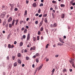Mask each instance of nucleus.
Wrapping results in <instances>:
<instances>
[{
  "label": "nucleus",
  "instance_id": "nucleus-1",
  "mask_svg": "<svg viewBox=\"0 0 75 75\" xmlns=\"http://www.w3.org/2000/svg\"><path fill=\"white\" fill-rule=\"evenodd\" d=\"M6 12H3L2 13L0 16L1 18H4V17H5V15H6Z\"/></svg>",
  "mask_w": 75,
  "mask_h": 75
},
{
  "label": "nucleus",
  "instance_id": "nucleus-2",
  "mask_svg": "<svg viewBox=\"0 0 75 75\" xmlns=\"http://www.w3.org/2000/svg\"><path fill=\"white\" fill-rule=\"evenodd\" d=\"M12 66V65L11 64H10L8 65L7 66L8 69V70H10V69H11Z\"/></svg>",
  "mask_w": 75,
  "mask_h": 75
},
{
  "label": "nucleus",
  "instance_id": "nucleus-3",
  "mask_svg": "<svg viewBox=\"0 0 75 75\" xmlns=\"http://www.w3.org/2000/svg\"><path fill=\"white\" fill-rule=\"evenodd\" d=\"M2 8L3 9V8H4V10H7V6H4V5H3L2 6Z\"/></svg>",
  "mask_w": 75,
  "mask_h": 75
},
{
  "label": "nucleus",
  "instance_id": "nucleus-4",
  "mask_svg": "<svg viewBox=\"0 0 75 75\" xmlns=\"http://www.w3.org/2000/svg\"><path fill=\"white\" fill-rule=\"evenodd\" d=\"M35 50V46H33V47H31V48L30 49V51H33V50Z\"/></svg>",
  "mask_w": 75,
  "mask_h": 75
},
{
  "label": "nucleus",
  "instance_id": "nucleus-5",
  "mask_svg": "<svg viewBox=\"0 0 75 75\" xmlns=\"http://www.w3.org/2000/svg\"><path fill=\"white\" fill-rule=\"evenodd\" d=\"M13 20V19L12 18L10 17L9 18V19H8V22H11L12 21V20Z\"/></svg>",
  "mask_w": 75,
  "mask_h": 75
},
{
  "label": "nucleus",
  "instance_id": "nucleus-6",
  "mask_svg": "<svg viewBox=\"0 0 75 75\" xmlns=\"http://www.w3.org/2000/svg\"><path fill=\"white\" fill-rule=\"evenodd\" d=\"M74 59H71V60H69V61L71 64H73L74 62Z\"/></svg>",
  "mask_w": 75,
  "mask_h": 75
},
{
  "label": "nucleus",
  "instance_id": "nucleus-7",
  "mask_svg": "<svg viewBox=\"0 0 75 75\" xmlns=\"http://www.w3.org/2000/svg\"><path fill=\"white\" fill-rule=\"evenodd\" d=\"M18 65V64L17 62H16L13 63V67H17V65Z\"/></svg>",
  "mask_w": 75,
  "mask_h": 75
},
{
  "label": "nucleus",
  "instance_id": "nucleus-8",
  "mask_svg": "<svg viewBox=\"0 0 75 75\" xmlns=\"http://www.w3.org/2000/svg\"><path fill=\"white\" fill-rule=\"evenodd\" d=\"M59 40L60 42H61L62 43H63V44H64V42L63 41V40H62V39L61 38H59Z\"/></svg>",
  "mask_w": 75,
  "mask_h": 75
},
{
  "label": "nucleus",
  "instance_id": "nucleus-9",
  "mask_svg": "<svg viewBox=\"0 0 75 75\" xmlns=\"http://www.w3.org/2000/svg\"><path fill=\"white\" fill-rule=\"evenodd\" d=\"M27 10H26L25 11V13L24 14V16H27Z\"/></svg>",
  "mask_w": 75,
  "mask_h": 75
},
{
  "label": "nucleus",
  "instance_id": "nucleus-10",
  "mask_svg": "<svg viewBox=\"0 0 75 75\" xmlns=\"http://www.w3.org/2000/svg\"><path fill=\"white\" fill-rule=\"evenodd\" d=\"M42 67H43V64H42L41 65H40V66L39 68L38 71H40V69H41L42 68Z\"/></svg>",
  "mask_w": 75,
  "mask_h": 75
},
{
  "label": "nucleus",
  "instance_id": "nucleus-11",
  "mask_svg": "<svg viewBox=\"0 0 75 75\" xmlns=\"http://www.w3.org/2000/svg\"><path fill=\"white\" fill-rule=\"evenodd\" d=\"M14 23H15V19H14L12 21V25H14Z\"/></svg>",
  "mask_w": 75,
  "mask_h": 75
},
{
  "label": "nucleus",
  "instance_id": "nucleus-12",
  "mask_svg": "<svg viewBox=\"0 0 75 75\" xmlns=\"http://www.w3.org/2000/svg\"><path fill=\"white\" fill-rule=\"evenodd\" d=\"M67 70L65 69V68H64L63 69V73H65V72H67Z\"/></svg>",
  "mask_w": 75,
  "mask_h": 75
},
{
  "label": "nucleus",
  "instance_id": "nucleus-13",
  "mask_svg": "<svg viewBox=\"0 0 75 75\" xmlns=\"http://www.w3.org/2000/svg\"><path fill=\"white\" fill-rule=\"evenodd\" d=\"M36 57H38V53H37L36 54V55H34V56H33V58H36Z\"/></svg>",
  "mask_w": 75,
  "mask_h": 75
},
{
  "label": "nucleus",
  "instance_id": "nucleus-14",
  "mask_svg": "<svg viewBox=\"0 0 75 75\" xmlns=\"http://www.w3.org/2000/svg\"><path fill=\"white\" fill-rule=\"evenodd\" d=\"M18 64H21V60L19 59L18 60Z\"/></svg>",
  "mask_w": 75,
  "mask_h": 75
},
{
  "label": "nucleus",
  "instance_id": "nucleus-15",
  "mask_svg": "<svg viewBox=\"0 0 75 75\" xmlns=\"http://www.w3.org/2000/svg\"><path fill=\"white\" fill-rule=\"evenodd\" d=\"M44 21L45 23H48V21L47 20V18H45L44 19Z\"/></svg>",
  "mask_w": 75,
  "mask_h": 75
},
{
  "label": "nucleus",
  "instance_id": "nucleus-16",
  "mask_svg": "<svg viewBox=\"0 0 75 75\" xmlns=\"http://www.w3.org/2000/svg\"><path fill=\"white\" fill-rule=\"evenodd\" d=\"M2 64L3 67H5V62H3Z\"/></svg>",
  "mask_w": 75,
  "mask_h": 75
},
{
  "label": "nucleus",
  "instance_id": "nucleus-17",
  "mask_svg": "<svg viewBox=\"0 0 75 75\" xmlns=\"http://www.w3.org/2000/svg\"><path fill=\"white\" fill-rule=\"evenodd\" d=\"M33 7H35L37 6L36 5V3H34L33 4Z\"/></svg>",
  "mask_w": 75,
  "mask_h": 75
},
{
  "label": "nucleus",
  "instance_id": "nucleus-18",
  "mask_svg": "<svg viewBox=\"0 0 75 75\" xmlns=\"http://www.w3.org/2000/svg\"><path fill=\"white\" fill-rule=\"evenodd\" d=\"M57 45H60V46H61V45H63V44L59 42L57 43Z\"/></svg>",
  "mask_w": 75,
  "mask_h": 75
},
{
  "label": "nucleus",
  "instance_id": "nucleus-19",
  "mask_svg": "<svg viewBox=\"0 0 75 75\" xmlns=\"http://www.w3.org/2000/svg\"><path fill=\"white\" fill-rule=\"evenodd\" d=\"M11 44H8V48L10 49V48H11Z\"/></svg>",
  "mask_w": 75,
  "mask_h": 75
},
{
  "label": "nucleus",
  "instance_id": "nucleus-20",
  "mask_svg": "<svg viewBox=\"0 0 75 75\" xmlns=\"http://www.w3.org/2000/svg\"><path fill=\"white\" fill-rule=\"evenodd\" d=\"M43 23V22L42 21H41L40 24L39 26L40 27V26L42 25V24Z\"/></svg>",
  "mask_w": 75,
  "mask_h": 75
},
{
  "label": "nucleus",
  "instance_id": "nucleus-21",
  "mask_svg": "<svg viewBox=\"0 0 75 75\" xmlns=\"http://www.w3.org/2000/svg\"><path fill=\"white\" fill-rule=\"evenodd\" d=\"M17 56L18 57H21V54L19 53L18 54Z\"/></svg>",
  "mask_w": 75,
  "mask_h": 75
},
{
  "label": "nucleus",
  "instance_id": "nucleus-22",
  "mask_svg": "<svg viewBox=\"0 0 75 75\" xmlns=\"http://www.w3.org/2000/svg\"><path fill=\"white\" fill-rule=\"evenodd\" d=\"M62 18H64V17H65V14H62Z\"/></svg>",
  "mask_w": 75,
  "mask_h": 75
},
{
  "label": "nucleus",
  "instance_id": "nucleus-23",
  "mask_svg": "<svg viewBox=\"0 0 75 75\" xmlns=\"http://www.w3.org/2000/svg\"><path fill=\"white\" fill-rule=\"evenodd\" d=\"M23 43L22 42H21L20 44V47L23 46Z\"/></svg>",
  "mask_w": 75,
  "mask_h": 75
},
{
  "label": "nucleus",
  "instance_id": "nucleus-24",
  "mask_svg": "<svg viewBox=\"0 0 75 75\" xmlns=\"http://www.w3.org/2000/svg\"><path fill=\"white\" fill-rule=\"evenodd\" d=\"M60 6L61 7H65V5L64 4H61L60 5Z\"/></svg>",
  "mask_w": 75,
  "mask_h": 75
},
{
  "label": "nucleus",
  "instance_id": "nucleus-25",
  "mask_svg": "<svg viewBox=\"0 0 75 75\" xmlns=\"http://www.w3.org/2000/svg\"><path fill=\"white\" fill-rule=\"evenodd\" d=\"M27 32V29H25L24 31V33H26Z\"/></svg>",
  "mask_w": 75,
  "mask_h": 75
},
{
  "label": "nucleus",
  "instance_id": "nucleus-26",
  "mask_svg": "<svg viewBox=\"0 0 75 75\" xmlns=\"http://www.w3.org/2000/svg\"><path fill=\"white\" fill-rule=\"evenodd\" d=\"M57 23H54L53 24V27H57Z\"/></svg>",
  "mask_w": 75,
  "mask_h": 75
},
{
  "label": "nucleus",
  "instance_id": "nucleus-27",
  "mask_svg": "<svg viewBox=\"0 0 75 75\" xmlns=\"http://www.w3.org/2000/svg\"><path fill=\"white\" fill-rule=\"evenodd\" d=\"M44 30V28L42 27H41L40 29V31H42V30Z\"/></svg>",
  "mask_w": 75,
  "mask_h": 75
},
{
  "label": "nucleus",
  "instance_id": "nucleus-28",
  "mask_svg": "<svg viewBox=\"0 0 75 75\" xmlns=\"http://www.w3.org/2000/svg\"><path fill=\"white\" fill-rule=\"evenodd\" d=\"M9 28H11L12 27V25L11 24H9Z\"/></svg>",
  "mask_w": 75,
  "mask_h": 75
},
{
  "label": "nucleus",
  "instance_id": "nucleus-29",
  "mask_svg": "<svg viewBox=\"0 0 75 75\" xmlns=\"http://www.w3.org/2000/svg\"><path fill=\"white\" fill-rule=\"evenodd\" d=\"M23 23V21H22V20H21L20 21V24H22V23Z\"/></svg>",
  "mask_w": 75,
  "mask_h": 75
},
{
  "label": "nucleus",
  "instance_id": "nucleus-30",
  "mask_svg": "<svg viewBox=\"0 0 75 75\" xmlns=\"http://www.w3.org/2000/svg\"><path fill=\"white\" fill-rule=\"evenodd\" d=\"M54 71H55V69L54 68V69H53L52 70V71L51 72H52V73L54 74Z\"/></svg>",
  "mask_w": 75,
  "mask_h": 75
},
{
  "label": "nucleus",
  "instance_id": "nucleus-31",
  "mask_svg": "<svg viewBox=\"0 0 75 75\" xmlns=\"http://www.w3.org/2000/svg\"><path fill=\"white\" fill-rule=\"evenodd\" d=\"M33 41H34V42H35V41H36V38L34 37H33Z\"/></svg>",
  "mask_w": 75,
  "mask_h": 75
},
{
  "label": "nucleus",
  "instance_id": "nucleus-32",
  "mask_svg": "<svg viewBox=\"0 0 75 75\" xmlns=\"http://www.w3.org/2000/svg\"><path fill=\"white\" fill-rule=\"evenodd\" d=\"M26 60H29V57H25Z\"/></svg>",
  "mask_w": 75,
  "mask_h": 75
},
{
  "label": "nucleus",
  "instance_id": "nucleus-33",
  "mask_svg": "<svg viewBox=\"0 0 75 75\" xmlns=\"http://www.w3.org/2000/svg\"><path fill=\"white\" fill-rule=\"evenodd\" d=\"M38 70V68H37L34 73L35 74V73H37V71Z\"/></svg>",
  "mask_w": 75,
  "mask_h": 75
},
{
  "label": "nucleus",
  "instance_id": "nucleus-34",
  "mask_svg": "<svg viewBox=\"0 0 75 75\" xmlns=\"http://www.w3.org/2000/svg\"><path fill=\"white\" fill-rule=\"evenodd\" d=\"M38 70V68H37L34 73L35 74V73H37V71Z\"/></svg>",
  "mask_w": 75,
  "mask_h": 75
},
{
  "label": "nucleus",
  "instance_id": "nucleus-35",
  "mask_svg": "<svg viewBox=\"0 0 75 75\" xmlns=\"http://www.w3.org/2000/svg\"><path fill=\"white\" fill-rule=\"evenodd\" d=\"M23 23L24 24H25L26 23V21H25V20H24L23 21Z\"/></svg>",
  "mask_w": 75,
  "mask_h": 75
},
{
  "label": "nucleus",
  "instance_id": "nucleus-36",
  "mask_svg": "<svg viewBox=\"0 0 75 75\" xmlns=\"http://www.w3.org/2000/svg\"><path fill=\"white\" fill-rule=\"evenodd\" d=\"M38 35H41V32H40V31H38Z\"/></svg>",
  "mask_w": 75,
  "mask_h": 75
},
{
  "label": "nucleus",
  "instance_id": "nucleus-37",
  "mask_svg": "<svg viewBox=\"0 0 75 75\" xmlns=\"http://www.w3.org/2000/svg\"><path fill=\"white\" fill-rule=\"evenodd\" d=\"M6 22L5 21H4L3 23V26H4V25H5V24H6Z\"/></svg>",
  "mask_w": 75,
  "mask_h": 75
},
{
  "label": "nucleus",
  "instance_id": "nucleus-38",
  "mask_svg": "<svg viewBox=\"0 0 75 75\" xmlns=\"http://www.w3.org/2000/svg\"><path fill=\"white\" fill-rule=\"evenodd\" d=\"M9 59L10 58H9V56H8L6 57L7 60H8V61H9Z\"/></svg>",
  "mask_w": 75,
  "mask_h": 75
},
{
  "label": "nucleus",
  "instance_id": "nucleus-39",
  "mask_svg": "<svg viewBox=\"0 0 75 75\" xmlns=\"http://www.w3.org/2000/svg\"><path fill=\"white\" fill-rule=\"evenodd\" d=\"M49 45V44H47L46 46V48H48V47Z\"/></svg>",
  "mask_w": 75,
  "mask_h": 75
},
{
  "label": "nucleus",
  "instance_id": "nucleus-40",
  "mask_svg": "<svg viewBox=\"0 0 75 75\" xmlns=\"http://www.w3.org/2000/svg\"><path fill=\"white\" fill-rule=\"evenodd\" d=\"M14 47V46L13 45H12L11 46V48H13Z\"/></svg>",
  "mask_w": 75,
  "mask_h": 75
},
{
  "label": "nucleus",
  "instance_id": "nucleus-41",
  "mask_svg": "<svg viewBox=\"0 0 75 75\" xmlns=\"http://www.w3.org/2000/svg\"><path fill=\"white\" fill-rule=\"evenodd\" d=\"M52 3H54V4L56 3H57V1H52Z\"/></svg>",
  "mask_w": 75,
  "mask_h": 75
},
{
  "label": "nucleus",
  "instance_id": "nucleus-42",
  "mask_svg": "<svg viewBox=\"0 0 75 75\" xmlns=\"http://www.w3.org/2000/svg\"><path fill=\"white\" fill-rule=\"evenodd\" d=\"M31 46V44H29L27 45V47L28 48L29 47H30Z\"/></svg>",
  "mask_w": 75,
  "mask_h": 75
},
{
  "label": "nucleus",
  "instance_id": "nucleus-43",
  "mask_svg": "<svg viewBox=\"0 0 75 75\" xmlns=\"http://www.w3.org/2000/svg\"><path fill=\"white\" fill-rule=\"evenodd\" d=\"M12 58L13 60H14V59H15V56H12Z\"/></svg>",
  "mask_w": 75,
  "mask_h": 75
},
{
  "label": "nucleus",
  "instance_id": "nucleus-44",
  "mask_svg": "<svg viewBox=\"0 0 75 75\" xmlns=\"http://www.w3.org/2000/svg\"><path fill=\"white\" fill-rule=\"evenodd\" d=\"M46 32L47 34H48V30L46 29Z\"/></svg>",
  "mask_w": 75,
  "mask_h": 75
},
{
  "label": "nucleus",
  "instance_id": "nucleus-45",
  "mask_svg": "<svg viewBox=\"0 0 75 75\" xmlns=\"http://www.w3.org/2000/svg\"><path fill=\"white\" fill-rule=\"evenodd\" d=\"M53 25H52V24H51L50 25V26L51 27V28H53V27H54V26H53Z\"/></svg>",
  "mask_w": 75,
  "mask_h": 75
},
{
  "label": "nucleus",
  "instance_id": "nucleus-46",
  "mask_svg": "<svg viewBox=\"0 0 75 75\" xmlns=\"http://www.w3.org/2000/svg\"><path fill=\"white\" fill-rule=\"evenodd\" d=\"M10 36L8 35L7 37V39L9 40V39H10Z\"/></svg>",
  "mask_w": 75,
  "mask_h": 75
},
{
  "label": "nucleus",
  "instance_id": "nucleus-47",
  "mask_svg": "<svg viewBox=\"0 0 75 75\" xmlns=\"http://www.w3.org/2000/svg\"><path fill=\"white\" fill-rule=\"evenodd\" d=\"M9 5H10V6H11V7H13V4H10Z\"/></svg>",
  "mask_w": 75,
  "mask_h": 75
},
{
  "label": "nucleus",
  "instance_id": "nucleus-48",
  "mask_svg": "<svg viewBox=\"0 0 75 75\" xmlns=\"http://www.w3.org/2000/svg\"><path fill=\"white\" fill-rule=\"evenodd\" d=\"M73 2H74V1H73V0L71 1H70V4H72V3H73Z\"/></svg>",
  "mask_w": 75,
  "mask_h": 75
},
{
  "label": "nucleus",
  "instance_id": "nucleus-49",
  "mask_svg": "<svg viewBox=\"0 0 75 75\" xmlns=\"http://www.w3.org/2000/svg\"><path fill=\"white\" fill-rule=\"evenodd\" d=\"M15 11H17L18 10V8H15V9H14Z\"/></svg>",
  "mask_w": 75,
  "mask_h": 75
},
{
  "label": "nucleus",
  "instance_id": "nucleus-50",
  "mask_svg": "<svg viewBox=\"0 0 75 75\" xmlns=\"http://www.w3.org/2000/svg\"><path fill=\"white\" fill-rule=\"evenodd\" d=\"M43 17H47V14H44L43 15Z\"/></svg>",
  "mask_w": 75,
  "mask_h": 75
},
{
  "label": "nucleus",
  "instance_id": "nucleus-51",
  "mask_svg": "<svg viewBox=\"0 0 75 75\" xmlns=\"http://www.w3.org/2000/svg\"><path fill=\"white\" fill-rule=\"evenodd\" d=\"M72 64V66L74 67V68H75V66H74V63H71Z\"/></svg>",
  "mask_w": 75,
  "mask_h": 75
},
{
  "label": "nucleus",
  "instance_id": "nucleus-52",
  "mask_svg": "<svg viewBox=\"0 0 75 75\" xmlns=\"http://www.w3.org/2000/svg\"><path fill=\"white\" fill-rule=\"evenodd\" d=\"M25 35H23V38H24V39L25 38Z\"/></svg>",
  "mask_w": 75,
  "mask_h": 75
},
{
  "label": "nucleus",
  "instance_id": "nucleus-53",
  "mask_svg": "<svg viewBox=\"0 0 75 75\" xmlns=\"http://www.w3.org/2000/svg\"><path fill=\"white\" fill-rule=\"evenodd\" d=\"M13 7H11L10 8V10H11V11H13Z\"/></svg>",
  "mask_w": 75,
  "mask_h": 75
},
{
  "label": "nucleus",
  "instance_id": "nucleus-54",
  "mask_svg": "<svg viewBox=\"0 0 75 75\" xmlns=\"http://www.w3.org/2000/svg\"><path fill=\"white\" fill-rule=\"evenodd\" d=\"M40 7H41V6H43V4H41L40 5Z\"/></svg>",
  "mask_w": 75,
  "mask_h": 75
},
{
  "label": "nucleus",
  "instance_id": "nucleus-55",
  "mask_svg": "<svg viewBox=\"0 0 75 75\" xmlns=\"http://www.w3.org/2000/svg\"><path fill=\"white\" fill-rule=\"evenodd\" d=\"M27 50L25 49L24 50V52H27Z\"/></svg>",
  "mask_w": 75,
  "mask_h": 75
},
{
  "label": "nucleus",
  "instance_id": "nucleus-56",
  "mask_svg": "<svg viewBox=\"0 0 75 75\" xmlns=\"http://www.w3.org/2000/svg\"><path fill=\"white\" fill-rule=\"evenodd\" d=\"M42 15L41 14V15H39V17H40V18L41 17H42Z\"/></svg>",
  "mask_w": 75,
  "mask_h": 75
},
{
  "label": "nucleus",
  "instance_id": "nucleus-57",
  "mask_svg": "<svg viewBox=\"0 0 75 75\" xmlns=\"http://www.w3.org/2000/svg\"><path fill=\"white\" fill-rule=\"evenodd\" d=\"M22 31H24V28L23 27L21 29Z\"/></svg>",
  "mask_w": 75,
  "mask_h": 75
},
{
  "label": "nucleus",
  "instance_id": "nucleus-58",
  "mask_svg": "<svg viewBox=\"0 0 75 75\" xmlns=\"http://www.w3.org/2000/svg\"><path fill=\"white\" fill-rule=\"evenodd\" d=\"M29 39H30V37H27V40L28 41V40H29Z\"/></svg>",
  "mask_w": 75,
  "mask_h": 75
},
{
  "label": "nucleus",
  "instance_id": "nucleus-59",
  "mask_svg": "<svg viewBox=\"0 0 75 75\" xmlns=\"http://www.w3.org/2000/svg\"><path fill=\"white\" fill-rule=\"evenodd\" d=\"M16 44H17V41H14V44L15 45H16Z\"/></svg>",
  "mask_w": 75,
  "mask_h": 75
},
{
  "label": "nucleus",
  "instance_id": "nucleus-60",
  "mask_svg": "<svg viewBox=\"0 0 75 75\" xmlns=\"http://www.w3.org/2000/svg\"><path fill=\"white\" fill-rule=\"evenodd\" d=\"M15 22H18V19H17L15 21Z\"/></svg>",
  "mask_w": 75,
  "mask_h": 75
},
{
  "label": "nucleus",
  "instance_id": "nucleus-61",
  "mask_svg": "<svg viewBox=\"0 0 75 75\" xmlns=\"http://www.w3.org/2000/svg\"><path fill=\"white\" fill-rule=\"evenodd\" d=\"M35 24H38V21H36L35 22Z\"/></svg>",
  "mask_w": 75,
  "mask_h": 75
},
{
  "label": "nucleus",
  "instance_id": "nucleus-62",
  "mask_svg": "<svg viewBox=\"0 0 75 75\" xmlns=\"http://www.w3.org/2000/svg\"><path fill=\"white\" fill-rule=\"evenodd\" d=\"M30 37V34H28V35L27 37Z\"/></svg>",
  "mask_w": 75,
  "mask_h": 75
},
{
  "label": "nucleus",
  "instance_id": "nucleus-63",
  "mask_svg": "<svg viewBox=\"0 0 75 75\" xmlns=\"http://www.w3.org/2000/svg\"><path fill=\"white\" fill-rule=\"evenodd\" d=\"M26 2L27 4H28V3H29V1H26Z\"/></svg>",
  "mask_w": 75,
  "mask_h": 75
},
{
  "label": "nucleus",
  "instance_id": "nucleus-64",
  "mask_svg": "<svg viewBox=\"0 0 75 75\" xmlns=\"http://www.w3.org/2000/svg\"><path fill=\"white\" fill-rule=\"evenodd\" d=\"M21 52H22V53H24V49L22 50L21 51Z\"/></svg>",
  "mask_w": 75,
  "mask_h": 75
}]
</instances>
